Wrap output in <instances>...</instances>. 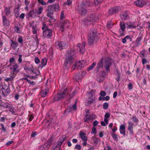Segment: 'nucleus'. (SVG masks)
<instances>
[{
	"label": "nucleus",
	"mask_w": 150,
	"mask_h": 150,
	"mask_svg": "<svg viewBox=\"0 0 150 150\" xmlns=\"http://www.w3.org/2000/svg\"><path fill=\"white\" fill-rule=\"evenodd\" d=\"M10 66L11 67L10 69L12 73H18L20 71L19 66L17 63Z\"/></svg>",
	"instance_id": "f8f14e48"
},
{
	"label": "nucleus",
	"mask_w": 150,
	"mask_h": 150,
	"mask_svg": "<svg viewBox=\"0 0 150 150\" xmlns=\"http://www.w3.org/2000/svg\"><path fill=\"white\" fill-rule=\"evenodd\" d=\"M18 41L19 43L22 45L23 41V40L22 36H19L18 39Z\"/></svg>",
	"instance_id": "8fccbe9b"
},
{
	"label": "nucleus",
	"mask_w": 150,
	"mask_h": 150,
	"mask_svg": "<svg viewBox=\"0 0 150 150\" xmlns=\"http://www.w3.org/2000/svg\"><path fill=\"white\" fill-rule=\"evenodd\" d=\"M79 135L83 141H87V138L86 136V134L84 133L80 132Z\"/></svg>",
	"instance_id": "cd10ccee"
},
{
	"label": "nucleus",
	"mask_w": 150,
	"mask_h": 150,
	"mask_svg": "<svg viewBox=\"0 0 150 150\" xmlns=\"http://www.w3.org/2000/svg\"><path fill=\"white\" fill-rule=\"evenodd\" d=\"M7 108L8 109L9 111L12 113V114L15 115L16 109L11 104H9L7 107Z\"/></svg>",
	"instance_id": "4be33fe9"
},
{
	"label": "nucleus",
	"mask_w": 150,
	"mask_h": 150,
	"mask_svg": "<svg viewBox=\"0 0 150 150\" xmlns=\"http://www.w3.org/2000/svg\"><path fill=\"white\" fill-rule=\"evenodd\" d=\"M103 1V0H96L95 1L94 3L96 5H97L102 3Z\"/></svg>",
	"instance_id": "4d7b16f0"
},
{
	"label": "nucleus",
	"mask_w": 150,
	"mask_h": 150,
	"mask_svg": "<svg viewBox=\"0 0 150 150\" xmlns=\"http://www.w3.org/2000/svg\"><path fill=\"white\" fill-rule=\"evenodd\" d=\"M127 39L129 40L130 41H131L132 40V38H130V37L129 35H127L122 39V42L123 43H125L126 42Z\"/></svg>",
	"instance_id": "e433bc0d"
},
{
	"label": "nucleus",
	"mask_w": 150,
	"mask_h": 150,
	"mask_svg": "<svg viewBox=\"0 0 150 150\" xmlns=\"http://www.w3.org/2000/svg\"><path fill=\"white\" fill-rule=\"evenodd\" d=\"M9 62L10 63L9 66L13 65L14 64L16 63V62L15 59L14 57L11 58L9 60Z\"/></svg>",
	"instance_id": "58836bf2"
},
{
	"label": "nucleus",
	"mask_w": 150,
	"mask_h": 150,
	"mask_svg": "<svg viewBox=\"0 0 150 150\" xmlns=\"http://www.w3.org/2000/svg\"><path fill=\"white\" fill-rule=\"evenodd\" d=\"M119 8V7L117 6L111 8L109 11V14L112 15L117 13L118 12Z\"/></svg>",
	"instance_id": "6ab92c4d"
},
{
	"label": "nucleus",
	"mask_w": 150,
	"mask_h": 150,
	"mask_svg": "<svg viewBox=\"0 0 150 150\" xmlns=\"http://www.w3.org/2000/svg\"><path fill=\"white\" fill-rule=\"evenodd\" d=\"M55 45L57 48L61 49L65 48L67 46L64 42L59 41H57L55 42Z\"/></svg>",
	"instance_id": "ddd939ff"
},
{
	"label": "nucleus",
	"mask_w": 150,
	"mask_h": 150,
	"mask_svg": "<svg viewBox=\"0 0 150 150\" xmlns=\"http://www.w3.org/2000/svg\"><path fill=\"white\" fill-rule=\"evenodd\" d=\"M84 119L85 122H90V121L91 119V118L90 116H88L87 115L86 117H84Z\"/></svg>",
	"instance_id": "49530a36"
},
{
	"label": "nucleus",
	"mask_w": 150,
	"mask_h": 150,
	"mask_svg": "<svg viewBox=\"0 0 150 150\" xmlns=\"http://www.w3.org/2000/svg\"><path fill=\"white\" fill-rule=\"evenodd\" d=\"M38 2L42 5H45L46 3L43 0H38Z\"/></svg>",
	"instance_id": "13d9d810"
},
{
	"label": "nucleus",
	"mask_w": 150,
	"mask_h": 150,
	"mask_svg": "<svg viewBox=\"0 0 150 150\" xmlns=\"http://www.w3.org/2000/svg\"><path fill=\"white\" fill-rule=\"evenodd\" d=\"M108 103H103V108L105 109H107L108 107Z\"/></svg>",
	"instance_id": "864d4df0"
},
{
	"label": "nucleus",
	"mask_w": 150,
	"mask_h": 150,
	"mask_svg": "<svg viewBox=\"0 0 150 150\" xmlns=\"http://www.w3.org/2000/svg\"><path fill=\"white\" fill-rule=\"evenodd\" d=\"M77 110V106L76 105V103L74 105L68 107L65 110L64 112H70L73 111H74L76 110Z\"/></svg>",
	"instance_id": "a211bd4d"
},
{
	"label": "nucleus",
	"mask_w": 150,
	"mask_h": 150,
	"mask_svg": "<svg viewBox=\"0 0 150 150\" xmlns=\"http://www.w3.org/2000/svg\"><path fill=\"white\" fill-rule=\"evenodd\" d=\"M93 140L94 141L95 143L96 144H97L100 141V139L99 138L96 137H93Z\"/></svg>",
	"instance_id": "3c124183"
},
{
	"label": "nucleus",
	"mask_w": 150,
	"mask_h": 150,
	"mask_svg": "<svg viewBox=\"0 0 150 150\" xmlns=\"http://www.w3.org/2000/svg\"><path fill=\"white\" fill-rule=\"evenodd\" d=\"M33 78V79H34V78H35V77L34 76H28L27 77H24L22 78L21 79L22 80H26L28 82V83L30 84H31L33 83V81L31 82L28 79V78Z\"/></svg>",
	"instance_id": "7c9ffc66"
},
{
	"label": "nucleus",
	"mask_w": 150,
	"mask_h": 150,
	"mask_svg": "<svg viewBox=\"0 0 150 150\" xmlns=\"http://www.w3.org/2000/svg\"><path fill=\"white\" fill-rule=\"evenodd\" d=\"M9 104L7 102H2L0 104V106L6 109L7 108Z\"/></svg>",
	"instance_id": "2f4dec72"
},
{
	"label": "nucleus",
	"mask_w": 150,
	"mask_h": 150,
	"mask_svg": "<svg viewBox=\"0 0 150 150\" xmlns=\"http://www.w3.org/2000/svg\"><path fill=\"white\" fill-rule=\"evenodd\" d=\"M19 58L18 59V64H19L22 62V55L19 54Z\"/></svg>",
	"instance_id": "6e6d98bb"
},
{
	"label": "nucleus",
	"mask_w": 150,
	"mask_h": 150,
	"mask_svg": "<svg viewBox=\"0 0 150 150\" xmlns=\"http://www.w3.org/2000/svg\"><path fill=\"white\" fill-rule=\"evenodd\" d=\"M96 65V63H93L88 68V70H92L93 68Z\"/></svg>",
	"instance_id": "603ef678"
},
{
	"label": "nucleus",
	"mask_w": 150,
	"mask_h": 150,
	"mask_svg": "<svg viewBox=\"0 0 150 150\" xmlns=\"http://www.w3.org/2000/svg\"><path fill=\"white\" fill-rule=\"evenodd\" d=\"M4 12L6 15L9 16L11 13L10 8L9 7H6L4 10Z\"/></svg>",
	"instance_id": "c9c22d12"
},
{
	"label": "nucleus",
	"mask_w": 150,
	"mask_h": 150,
	"mask_svg": "<svg viewBox=\"0 0 150 150\" xmlns=\"http://www.w3.org/2000/svg\"><path fill=\"white\" fill-rule=\"evenodd\" d=\"M120 131L121 134L125 136L126 133L125 127L124 125H121L120 127Z\"/></svg>",
	"instance_id": "412c9836"
},
{
	"label": "nucleus",
	"mask_w": 150,
	"mask_h": 150,
	"mask_svg": "<svg viewBox=\"0 0 150 150\" xmlns=\"http://www.w3.org/2000/svg\"><path fill=\"white\" fill-rule=\"evenodd\" d=\"M142 39V38L141 37H138L135 41V44L137 46H139L140 44V41Z\"/></svg>",
	"instance_id": "4c0bfd02"
},
{
	"label": "nucleus",
	"mask_w": 150,
	"mask_h": 150,
	"mask_svg": "<svg viewBox=\"0 0 150 150\" xmlns=\"http://www.w3.org/2000/svg\"><path fill=\"white\" fill-rule=\"evenodd\" d=\"M85 45L86 43L84 42H83L82 44L80 43L77 44V47L79 48V52L80 53L83 54L85 52Z\"/></svg>",
	"instance_id": "dca6fc26"
},
{
	"label": "nucleus",
	"mask_w": 150,
	"mask_h": 150,
	"mask_svg": "<svg viewBox=\"0 0 150 150\" xmlns=\"http://www.w3.org/2000/svg\"><path fill=\"white\" fill-rule=\"evenodd\" d=\"M64 12L62 11L61 12V15H60V18L61 19H64Z\"/></svg>",
	"instance_id": "052dcab7"
},
{
	"label": "nucleus",
	"mask_w": 150,
	"mask_h": 150,
	"mask_svg": "<svg viewBox=\"0 0 150 150\" xmlns=\"http://www.w3.org/2000/svg\"><path fill=\"white\" fill-rule=\"evenodd\" d=\"M86 95L88 97V99L86 100V104L87 105L88 104L91 103L95 100L94 97H93V96L92 93L91 92H88L86 93Z\"/></svg>",
	"instance_id": "4468645a"
},
{
	"label": "nucleus",
	"mask_w": 150,
	"mask_h": 150,
	"mask_svg": "<svg viewBox=\"0 0 150 150\" xmlns=\"http://www.w3.org/2000/svg\"><path fill=\"white\" fill-rule=\"evenodd\" d=\"M86 64L85 60H81L76 61L74 64L72 66V68L73 69H78L83 67Z\"/></svg>",
	"instance_id": "39448f33"
},
{
	"label": "nucleus",
	"mask_w": 150,
	"mask_h": 150,
	"mask_svg": "<svg viewBox=\"0 0 150 150\" xmlns=\"http://www.w3.org/2000/svg\"><path fill=\"white\" fill-rule=\"evenodd\" d=\"M113 25V23L111 21L108 22L107 24V27L108 29H110L111 28L112 26Z\"/></svg>",
	"instance_id": "09e8293b"
},
{
	"label": "nucleus",
	"mask_w": 150,
	"mask_h": 150,
	"mask_svg": "<svg viewBox=\"0 0 150 150\" xmlns=\"http://www.w3.org/2000/svg\"><path fill=\"white\" fill-rule=\"evenodd\" d=\"M103 58L100 60L98 63L97 65V68L98 69H100V68L103 67Z\"/></svg>",
	"instance_id": "c756f323"
},
{
	"label": "nucleus",
	"mask_w": 150,
	"mask_h": 150,
	"mask_svg": "<svg viewBox=\"0 0 150 150\" xmlns=\"http://www.w3.org/2000/svg\"><path fill=\"white\" fill-rule=\"evenodd\" d=\"M48 92V90H42L40 92V95L42 97H45L47 95Z\"/></svg>",
	"instance_id": "473e14b6"
},
{
	"label": "nucleus",
	"mask_w": 150,
	"mask_h": 150,
	"mask_svg": "<svg viewBox=\"0 0 150 150\" xmlns=\"http://www.w3.org/2000/svg\"><path fill=\"white\" fill-rule=\"evenodd\" d=\"M43 36L44 37L50 38L52 36V31L49 28H46L43 31Z\"/></svg>",
	"instance_id": "6e6552de"
},
{
	"label": "nucleus",
	"mask_w": 150,
	"mask_h": 150,
	"mask_svg": "<svg viewBox=\"0 0 150 150\" xmlns=\"http://www.w3.org/2000/svg\"><path fill=\"white\" fill-rule=\"evenodd\" d=\"M68 56L65 60L64 65L67 69H68L71 66V63L72 62L74 58V52L73 50H71L68 51Z\"/></svg>",
	"instance_id": "f03ea898"
},
{
	"label": "nucleus",
	"mask_w": 150,
	"mask_h": 150,
	"mask_svg": "<svg viewBox=\"0 0 150 150\" xmlns=\"http://www.w3.org/2000/svg\"><path fill=\"white\" fill-rule=\"evenodd\" d=\"M132 119L133 120V121L134 122H135V123H137L138 122V119L136 117L133 116L132 117Z\"/></svg>",
	"instance_id": "5fc2aeb1"
},
{
	"label": "nucleus",
	"mask_w": 150,
	"mask_h": 150,
	"mask_svg": "<svg viewBox=\"0 0 150 150\" xmlns=\"http://www.w3.org/2000/svg\"><path fill=\"white\" fill-rule=\"evenodd\" d=\"M148 2L145 0H137L135 1L134 4L140 7H142L144 6L147 5Z\"/></svg>",
	"instance_id": "1a4fd4ad"
},
{
	"label": "nucleus",
	"mask_w": 150,
	"mask_h": 150,
	"mask_svg": "<svg viewBox=\"0 0 150 150\" xmlns=\"http://www.w3.org/2000/svg\"><path fill=\"white\" fill-rule=\"evenodd\" d=\"M14 31L15 32L18 33H20L21 32L20 28L18 26H15L14 27Z\"/></svg>",
	"instance_id": "c03bdc74"
},
{
	"label": "nucleus",
	"mask_w": 150,
	"mask_h": 150,
	"mask_svg": "<svg viewBox=\"0 0 150 150\" xmlns=\"http://www.w3.org/2000/svg\"><path fill=\"white\" fill-rule=\"evenodd\" d=\"M52 9L51 6H48V8L47 10V16L51 19H53L52 15L53 13V11Z\"/></svg>",
	"instance_id": "f3484780"
},
{
	"label": "nucleus",
	"mask_w": 150,
	"mask_h": 150,
	"mask_svg": "<svg viewBox=\"0 0 150 150\" xmlns=\"http://www.w3.org/2000/svg\"><path fill=\"white\" fill-rule=\"evenodd\" d=\"M126 27L128 28H135L136 26L135 23L128 22L126 24Z\"/></svg>",
	"instance_id": "a878e982"
},
{
	"label": "nucleus",
	"mask_w": 150,
	"mask_h": 150,
	"mask_svg": "<svg viewBox=\"0 0 150 150\" xmlns=\"http://www.w3.org/2000/svg\"><path fill=\"white\" fill-rule=\"evenodd\" d=\"M33 29V34H36L37 33V30L36 28L35 27H32Z\"/></svg>",
	"instance_id": "0e129e2a"
},
{
	"label": "nucleus",
	"mask_w": 150,
	"mask_h": 150,
	"mask_svg": "<svg viewBox=\"0 0 150 150\" xmlns=\"http://www.w3.org/2000/svg\"><path fill=\"white\" fill-rule=\"evenodd\" d=\"M11 47H12L13 49L14 50L18 47V44L16 42H14L12 40H11Z\"/></svg>",
	"instance_id": "72a5a7b5"
},
{
	"label": "nucleus",
	"mask_w": 150,
	"mask_h": 150,
	"mask_svg": "<svg viewBox=\"0 0 150 150\" xmlns=\"http://www.w3.org/2000/svg\"><path fill=\"white\" fill-rule=\"evenodd\" d=\"M17 11L15 13V15L16 18H18L19 17V10L17 9H16Z\"/></svg>",
	"instance_id": "338daca9"
},
{
	"label": "nucleus",
	"mask_w": 150,
	"mask_h": 150,
	"mask_svg": "<svg viewBox=\"0 0 150 150\" xmlns=\"http://www.w3.org/2000/svg\"><path fill=\"white\" fill-rule=\"evenodd\" d=\"M0 127H1L0 128V130L3 131L4 132H6V128L3 124L2 123H1Z\"/></svg>",
	"instance_id": "de8ad7c7"
},
{
	"label": "nucleus",
	"mask_w": 150,
	"mask_h": 150,
	"mask_svg": "<svg viewBox=\"0 0 150 150\" xmlns=\"http://www.w3.org/2000/svg\"><path fill=\"white\" fill-rule=\"evenodd\" d=\"M96 127H93L92 128V131L91 133L92 134H96Z\"/></svg>",
	"instance_id": "bf43d9fd"
},
{
	"label": "nucleus",
	"mask_w": 150,
	"mask_h": 150,
	"mask_svg": "<svg viewBox=\"0 0 150 150\" xmlns=\"http://www.w3.org/2000/svg\"><path fill=\"white\" fill-rule=\"evenodd\" d=\"M100 96L102 97H104L106 95V93L105 91H101L100 93Z\"/></svg>",
	"instance_id": "69168bd1"
},
{
	"label": "nucleus",
	"mask_w": 150,
	"mask_h": 150,
	"mask_svg": "<svg viewBox=\"0 0 150 150\" xmlns=\"http://www.w3.org/2000/svg\"><path fill=\"white\" fill-rule=\"evenodd\" d=\"M97 32L95 29L90 30L88 37V42L89 45H93L97 42Z\"/></svg>",
	"instance_id": "f257e3e1"
},
{
	"label": "nucleus",
	"mask_w": 150,
	"mask_h": 150,
	"mask_svg": "<svg viewBox=\"0 0 150 150\" xmlns=\"http://www.w3.org/2000/svg\"><path fill=\"white\" fill-rule=\"evenodd\" d=\"M50 6L55 12H57L59 10V6L58 4H54Z\"/></svg>",
	"instance_id": "5701e85b"
},
{
	"label": "nucleus",
	"mask_w": 150,
	"mask_h": 150,
	"mask_svg": "<svg viewBox=\"0 0 150 150\" xmlns=\"http://www.w3.org/2000/svg\"><path fill=\"white\" fill-rule=\"evenodd\" d=\"M37 14V11H36V9H33L29 12L28 16L29 17L33 18L36 16Z\"/></svg>",
	"instance_id": "b1692460"
},
{
	"label": "nucleus",
	"mask_w": 150,
	"mask_h": 150,
	"mask_svg": "<svg viewBox=\"0 0 150 150\" xmlns=\"http://www.w3.org/2000/svg\"><path fill=\"white\" fill-rule=\"evenodd\" d=\"M43 10V8L42 6L39 7L37 10H36L37 13L38 15H40L42 13Z\"/></svg>",
	"instance_id": "a19ab883"
},
{
	"label": "nucleus",
	"mask_w": 150,
	"mask_h": 150,
	"mask_svg": "<svg viewBox=\"0 0 150 150\" xmlns=\"http://www.w3.org/2000/svg\"><path fill=\"white\" fill-rule=\"evenodd\" d=\"M35 62L36 64L39 63L40 62V61L38 57H35Z\"/></svg>",
	"instance_id": "774afa93"
},
{
	"label": "nucleus",
	"mask_w": 150,
	"mask_h": 150,
	"mask_svg": "<svg viewBox=\"0 0 150 150\" xmlns=\"http://www.w3.org/2000/svg\"><path fill=\"white\" fill-rule=\"evenodd\" d=\"M42 30L43 31V30H45L46 28H48L46 26V24L45 23H42Z\"/></svg>",
	"instance_id": "e2e57ef3"
},
{
	"label": "nucleus",
	"mask_w": 150,
	"mask_h": 150,
	"mask_svg": "<svg viewBox=\"0 0 150 150\" xmlns=\"http://www.w3.org/2000/svg\"><path fill=\"white\" fill-rule=\"evenodd\" d=\"M2 19L4 25L5 26H8L9 25L10 21L6 18L5 16H3Z\"/></svg>",
	"instance_id": "393cba45"
},
{
	"label": "nucleus",
	"mask_w": 150,
	"mask_h": 150,
	"mask_svg": "<svg viewBox=\"0 0 150 150\" xmlns=\"http://www.w3.org/2000/svg\"><path fill=\"white\" fill-rule=\"evenodd\" d=\"M120 17L122 20H125L129 18V16L126 12L122 13L120 15Z\"/></svg>",
	"instance_id": "bb28decb"
},
{
	"label": "nucleus",
	"mask_w": 150,
	"mask_h": 150,
	"mask_svg": "<svg viewBox=\"0 0 150 150\" xmlns=\"http://www.w3.org/2000/svg\"><path fill=\"white\" fill-rule=\"evenodd\" d=\"M112 137L113 139L115 140H118V138L117 137V134H112Z\"/></svg>",
	"instance_id": "680f3d73"
},
{
	"label": "nucleus",
	"mask_w": 150,
	"mask_h": 150,
	"mask_svg": "<svg viewBox=\"0 0 150 150\" xmlns=\"http://www.w3.org/2000/svg\"><path fill=\"white\" fill-rule=\"evenodd\" d=\"M24 70L30 74H34V76H36L38 74L35 72L34 68L33 67V65L30 63H27L25 65L24 67Z\"/></svg>",
	"instance_id": "7ed1b4c3"
},
{
	"label": "nucleus",
	"mask_w": 150,
	"mask_h": 150,
	"mask_svg": "<svg viewBox=\"0 0 150 150\" xmlns=\"http://www.w3.org/2000/svg\"><path fill=\"white\" fill-rule=\"evenodd\" d=\"M97 18L96 17L94 14H89L85 19V22L86 24L88 25L91 24H93V23L97 21Z\"/></svg>",
	"instance_id": "20e7f679"
},
{
	"label": "nucleus",
	"mask_w": 150,
	"mask_h": 150,
	"mask_svg": "<svg viewBox=\"0 0 150 150\" xmlns=\"http://www.w3.org/2000/svg\"><path fill=\"white\" fill-rule=\"evenodd\" d=\"M47 60L45 58H44L42 59V60L41 62V66L42 67H43V66H45L47 64Z\"/></svg>",
	"instance_id": "ea45409f"
},
{
	"label": "nucleus",
	"mask_w": 150,
	"mask_h": 150,
	"mask_svg": "<svg viewBox=\"0 0 150 150\" xmlns=\"http://www.w3.org/2000/svg\"><path fill=\"white\" fill-rule=\"evenodd\" d=\"M67 139L66 136L65 135H62L57 142L56 147L60 148L62 144Z\"/></svg>",
	"instance_id": "2eb2a0df"
},
{
	"label": "nucleus",
	"mask_w": 150,
	"mask_h": 150,
	"mask_svg": "<svg viewBox=\"0 0 150 150\" xmlns=\"http://www.w3.org/2000/svg\"><path fill=\"white\" fill-rule=\"evenodd\" d=\"M48 149L45 145L43 146H40L38 150H47Z\"/></svg>",
	"instance_id": "a18cd8bd"
},
{
	"label": "nucleus",
	"mask_w": 150,
	"mask_h": 150,
	"mask_svg": "<svg viewBox=\"0 0 150 150\" xmlns=\"http://www.w3.org/2000/svg\"><path fill=\"white\" fill-rule=\"evenodd\" d=\"M70 24V21L67 20H65L62 24L60 28V30L62 31H64L66 28H68Z\"/></svg>",
	"instance_id": "9d476101"
},
{
	"label": "nucleus",
	"mask_w": 150,
	"mask_h": 150,
	"mask_svg": "<svg viewBox=\"0 0 150 150\" xmlns=\"http://www.w3.org/2000/svg\"><path fill=\"white\" fill-rule=\"evenodd\" d=\"M67 92V90L66 89L64 90L62 93H58L54 98V101H58L64 97L66 96Z\"/></svg>",
	"instance_id": "0eeeda50"
},
{
	"label": "nucleus",
	"mask_w": 150,
	"mask_h": 150,
	"mask_svg": "<svg viewBox=\"0 0 150 150\" xmlns=\"http://www.w3.org/2000/svg\"><path fill=\"white\" fill-rule=\"evenodd\" d=\"M120 27L121 29L124 31L125 30V25L123 21H121L120 22Z\"/></svg>",
	"instance_id": "37998d69"
},
{
	"label": "nucleus",
	"mask_w": 150,
	"mask_h": 150,
	"mask_svg": "<svg viewBox=\"0 0 150 150\" xmlns=\"http://www.w3.org/2000/svg\"><path fill=\"white\" fill-rule=\"evenodd\" d=\"M53 140V138L52 137L50 138L48 140L47 144H45V146H46L48 149L50 147L51 144L52 143Z\"/></svg>",
	"instance_id": "c85d7f7f"
},
{
	"label": "nucleus",
	"mask_w": 150,
	"mask_h": 150,
	"mask_svg": "<svg viewBox=\"0 0 150 150\" xmlns=\"http://www.w3.org/2000/svg\"><path fill=\"white\" fill-rule=\"evenodd\" d=\"M104 67L107 71H110V68L112 65L111 59L109 58H106L104 59Z\"/></svg>",
	"instance_id": "423d86ee"
},
{
	"label": "nucleus",
	"mask_w": 150,
	"mask_h": 150,
	"mask_svg": "<svg viewBox=\"0 0 150 150\" xmlns=\"http://www.w3.org/2000/svg\"><path fill=\"white\" fill-rule=\"evenodd\" d=\"M87 11L83 8H81L79 11L80 13L82 16H84L87 13Z\"/></svg>",
	"instance_id": "f704fd0d"
},
{
	"label": "nucleus",
	"mask_w": 150,
	"mask_h": 150,
	"mask_svg": "<svg viewBox=\"0 0 150 150\" xmlns=\"http://www.w3.org/2000/svg\"><path fill=\"white\" fill-rule=\"evenodd\" d=\"M103 80L104 77L102 76L98 75L96 78V80L99 82L102 81Z\"/></svg>",
	"instance_id": "79ce46f5"
},
{
	"label": "nucleus",
	"mask_w": 150,
	"mask_h": 150,
	"mask_svg": "<svg viewBox=\"0 0 150 150\" xmlns=\"http://www.w3.org/2000/svg\"><path fill=\"white\" fill-rule=\"evenodd\" d=\"M2 91L4 96H7L10 92V87L7 85H2Z\"/></svg>",
	"instance_id": "9b49d317"
},
{
	"label": "nucleus",
	"mask_w": 150,
	"mask_h": 150,
	"mask_svg": "<svg viewBox=\"0 0 150 150\" xmlns=\"http://www.w3.org/2000/svg\"><path fill=\"white\" fill-rule=\"evenodd\" d=\"M128 129L130 132V134H133V124L130 121H128Z\"/></svg>",
	"instance_id": "aec40b11"
}]
</instances>
